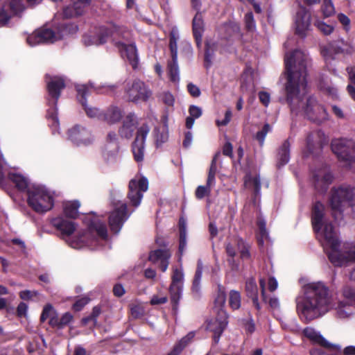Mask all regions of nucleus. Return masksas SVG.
<instances>
[{"instance_id":"f257e3e1","label":"nucleus","mask_w":355,"mask_h":355,"mask_svg":"<svg viewBox=\"0 0 355 355\" xmlns=\"http://www.w3.org/2000/svg\"><path fill=\"white\" fill-rule=\"evenodd\" d=\"M308 62L307 56L300 50L295 49L286 54L284 64L286 102L292 112L297 114L302 111L309 120L320 123L323 115L326 114L324 107L313 96H309L306 102H303L300 96L301 92L302 96L307 93Z\"/></svg>"},{"instance_id":"f03ea898","label":"nucleus","mask_w":355,"mask_h":355,"mask_svg":"<svg viewBox=\"0 0 355 355\" xmlns=\"http://www.w3.org/2000/svg\"><path fill=\"white\" fill-rule=\"evenodd\" d=\"M331 307L329 288L321 282L306 284L303 294L296 298L297 311L307 321L322 316Z\"/></svg>"},{"instance_id":"7ed1b4c3","label":"nucleus","mask_w":355,"mask_h":355,"mask_svg":"<svg viewBox=\"0 0 355 355\" xmlns=\"http://www.w3.org/2000/svg\"><path fill=\"white\" fill-rule=\"evenodd\" d=\"M319 241L334 266H343L349 261H355V242L345 244L343 249L340 250L337 234L331 225H326L324 230L319 234Z\"/></svg>"},{"instance_id":"20e7f679","label":"nucleus","mask_w":355,"mask_h":355,"mask_svg":"<svg viewBox=\"0 0 355 355\" xmlns=\"http://www.w3.org/2000/svg\"><path fill=\"white\" fill-rule=\"evenodd\" d=\"M46 83V90L48 96L47 104L50 107L46 112V119L48 125L51 129L52 133L58 132L60 123L58 117L57 104L60 97L61 92L65 88L64 79L61 76H51L46 74L44 76Z\"/></svg>"},{"instance_id":"39448f33","label":"nucleus","mask_w":355,"mask_h":355,"mask_svg":"<svg viewBox=\"0 0 355 355\" xmlns=\"http://www.w3.org/2000/svg\"><path fill=\"white\" fill-rule=\"evenodd\" d=\"M28 204L37 213L51 210L54 205V195L43 185H33L27 190Z\"/></svg>"},{"instance_id":"423d86ee","label":"nucleus","mask_w":355,"mask_h":355,"mask_svg":"<svg viewBox=\"0 0 355 355\" xmlns=\"http://www.w3.org/2000/svg\"><path fill=\"white\" fill-rule=\"evenodd\" d=\"M354 190L349 186H340L331 189L329 203L336 220L343 218V212L346 205L354 206Z\"/></svg>"},{"instance_id":"0eeeda50","label":"nucleus","mask_w":355,"mask_h":355,"mask_svg":"<svg viewBox=\"0 0 355 355\" xmlns=\"http://www.w3.org/2000/svg\"><path fill=\"white\" fill-rule=\"evenodd\" d=\"M94 232L102 239L106 240L107 238L106 225L99 220H94L89 225L87 232H79L76 237L70 239L69 243L72 248L77 249L85 245L92 246L96 239L92 235Z\"/></svg>"},{"instance_id":"6e6552de","label":"nucleus","mask_w":355,"mask_h":355,"mask_svg":"<svg viewBox=\"0 0 355 355\" xmlns=\"http://www.w3.org/2000/svg\"><path fill=\"white\" fill-rule=\"evenodd\" d=\"M327 143L328 139L322 130L309 132L304 141V153L306 155H318Z\"/></svg>"},{"instance_id":"1a4fd4ad","label":"nucleus","mask_w":355,"mask_h":355,"mask_svg":"<svg viewBox=\"0 0 355 355\" xmlns=\"http://www.w3.org/2000/svg\"><path fill=\"white\" fill-rule=\"evenodd\" d=\"M148 182L144 177H135L132 179L128 184V198L132 205L138 207L143 198L144 193L148 190Z\"/></svg>"},{"instance_id":"9d476101","label":"nucleus","mask_w":355,"mask_h":355,"mask_svg":"<svg viewBox=\"0 0 355 355\" xmlns=\"http://www.w3.org/2000/svg\"><path fill=\"white\" fill-rule=\"evenodd\" d=\"M125 32V27L119 26L112 21H110L107 23V26H101L98 28L95 42H90L88 44H103L107 42L110 37H113L114 39L121 37H123V35Z\"/></svg>"},{"instance_id":"9b49d317","label":"nucleus","mask_w":355,"mask_h":355,"mask_svg":"<svg viewBox=\"0 0 355 355\" xmlns=\"http://www.w3.org/2000/svg\"><path fill=\"white\" fill-rule=\"evenodd\" d=\"M67 139L77 146H87L93 143L90 130L81 125H74L67 132Z\"/></svg>"},{"instance_id":"f8f14e48","label":"nucleus","mask_w":355,"mask_h":355,"mask_svg":"<svg viewBox=\"0 0 355 355\" xmlns=\"http://www.w3.org/2000/svg\"><path fill=\"white\" fill-rule=\"evenodd\" d=\"M125 93L128 100L132 102L146 101L151 95V92L147 89L145 83L140 80H135L130 85L128 83L125 87Z\"/></svg>"},{"instance_id":"ddd939ff","label":"nucleus","mask_w":355,"mask_h":355,"mask_svg":"<svg viewBox=\"0 0 355 355\" xmlns=\"http://www.w3.org/2000/svg\"><path fill=\"white\" fill-rule=\"evenodd\" d=\"M113 204L114 209L109 217V225L112 232L118 233L130 215L127 214L125 203L118 202Z\"/></svg>"},{"instance_id":"4468645a","label":"nucleus","mask_w":355,"mask_h":355,"mask_svg":"<svg viewBox=\"0 0 355 355\" xmlns=\"http://www.w3.org/2000/svg\"><path fill=\"white\" fill-rule=\"evenodd\" d=\"M216 317L207 322V329L214 334L215 344L219 342L220 337L227 325V314L225 310H220Z\"/></svg>"},{"instance_id":"2eb2a0df","label":"nucleus","mask_w":355,"mask_h":355,"mask_svg":"<svg viewBox=\"0 0 355 355\" xmlns=\"http://www.w3.org/2000/svg\"><path fill=\"white\" fill-rule=\"evenodd\" d=\"M75 87L77 92V99L82 105L87 115L91 118L96 117L101 119L103 112L96 107H89L87 105V97L90 94L91 87L88 85H77Z\"/></svg>"},{"instance_id":"dca6fc26","label":"nucleus","mask_w":355,"mask_h":355,"mask_svg":"<svg viewBox=\"0 0 355 355\" xmlns=\"http://www.w3.org/2000/svg\"><path fill=\"white\" fill-rule=\"evenodd\" d=\"M295 26V34L304 37L311 26V12L304 6H300L296 12Z\"/></svg>"},{"instance_id":"f3484780","label":"nucleus","mask_w":355,"mask_h":355,"mask_svg":"<svg viewBox=\"0 0 355 355\" xmlns=\"http://www.w3.org/2000/svg\"><path fill=\"white\" fill-rule=\"evenodd\" d=\"M55 32L51 28L42 27L27 37V42L31 46L43 43H53L57 41Z\"/></svg>"},{"instance_id":"a211bd4d","label":"nucleus","mask_w":355,"mask_h":355,"mask_svg":"<svg viewBox=\"0 0 355 355\" xmlns=\"http://www.w3.org/2000/svg\"><path fill=\"white\" fill-rule=\"evenodd\" d=\"M184 273L182 268H174L172 275V282L169 287L171 298L173 303L178 304L181 298Z\"/></svg>"},{"instance_id":"6ab92c4d","label":"nucleus","mask_w":355,"mask_h":355,"mask_svg":"<svg viewBox=\"0 0 355 355\" xmlns=\"http://www.w3.org/2000/svg\"><path fill=\"white\" fill-rule=\"evenodd\" d=\"M331 148L335 155H355V142L343 138L334 139Z\"/></svg>"},{"instance_id":"aec40b11","label":"nucleus","mask_w":355,"mask_h":355,"mask_svg":"<svg viewBox=\"0 0 355 355\" xmlns=\"http://www.w3.org/2000/svg\"><path fill=\"white\" fill-rule=\"evenodd\" d=\"M324 206L320 202H316L312 210V225L314 231L317 233V237L319 239V234L325 228L326 225H333L331 223H324Z\"/></svg>"},{"instance_id":"412c9836","label":"nucleus","mask_w":355,"mask_h":355,"mask_svg":"<svg viewBox=\"0 0 355 355\" xmlns=\"http://www.w3.org/2000/svg\"><path fill=\"white\" fill-rule=\"evenodd\" d=\"M334 177L326 167L318 170L313 175L314 186L319 192L324 193L331 184Z\"/></svg>"},{"instance_id":"4be33fe9","label":"nucleus","mask_w":355,"mask_h":355,"mask_svg":"<svg viewBox=\"0 0 355 355\" xmlns=\"http://www.w3.org/2000/svg\"><path fill=\"white\" fill-rule=\"evenodd\" d=\"M149 131L150 128L147 124H143L137 129L135 139L132 144L133 155H144L145 140Z\"/></svg>"},{"instance_id":"5701e85b","label":"nucleus","mask_w":355,"mask_h":355,"mask_svg":"<svg viewBox=\"0 0 355 355\" xmlns=\"http://www.w3.org/2000/svg\"><path fill=\"white\" fill-rule=\"evenodd\" d=\"M52 225L58 230L63 238L71 236L76 230L75 223L64 219L62 217H56L51 220Z\"/></svg>"},{"instance_id":"b1692460","label":"nucleus","mask_w":355,"mask_h":355,"mask_svg":"<svg viewBox=\"0 0 355 355\" xmlns=\"http://www.w3.org/2000/svg\"><path fill=\"white\" fill-rule=\"evenodd\" d=\"M171 257V253L168 250L158 249L150 252L148 259L153 263L160 261L159 267L162 272H165L168 268Z\"/></svg>"},{"instance_id":"393cba45","label":"nucleus","mask_w":355,"mask_h":355,"mask_svg":"<svg viewBox=\"0 0 355 355\" xmlns=\"http://www.w3.org/2000/svg\"><path fill=\"white\" fill-rule=\"evenodd\" d=\"M7 177L19 191L28 189V180L18 171V168L11 167L8 171Z\"/></svg>"},{"instance_id":"a878e982","label":"nucleus","mask_w":355,"mask_h":355,"mask_svg":"<svg viewBox=\"0 0 355 355\" xmlns=\"http://www.w3.org/2000/svg\"><path fill=\"white\" fill-rule=\"evenodd\" d=\"M137 125V122L135 116L130 113L125 116L122 126L119 130V133L121 137L129 139L132 136Z\"/></svg>"},{"instance_id":"bb28decb","label":"nucleus","mask_w":355,"mask_h":355,"mask_svg":"<svg viewBox=\"0 0 355 355\" xmlns=\"http://www.w3.org/2000/svg\"><path fill=\"white\" fill-rule=\"evenodd\" d=\"M78 31V26L72 22L59 23L55 26V34L57 40H62L63 38L76 34Z\"/></svg>"},{"instance_id":"cd10ccee","label":"nucleus","mask_w":355,"mask_h":355,"mask_svg":"<svg viewBox=\"0 0 355 355\" xmlns=\"http://www.w3.org/2000/svg\"><path fill=\"white\" fill-rule=\"evenodd\" d=\"M116 45L125 51L126 58L130 64L133 69H136L139 64V58L135 44H126L123 42H117Z\"/></svg>"},{"instance_id":"c85d7f7f","label":"nucleus","mask_w":355,"mask_h":355,"mask_svg":"<svg viewBox=\"0 0 355 355\" xmlns=\"http://www.w3.org/2000/svg\"><path fill=\"white\" fill-rule=\"evenodd\" d=\"M303 333L313 343L318 344L325 348H331L333 347V345L329 343L319 332L312 327L305 328Z\"/></svg>"},{"instance_id":"c756f323","label":"nucleus","mask_w":355,"mask_h":355,"mask_svg":"<svg viewBox=\"0 0 355 355\" xmlns=\"http://www.w3.org/2000/svg\"><path fill=\"white\" fill-rule=\"evenodd\" d=\"M245 291L247 295L252 300L253 304L257 310L261 309L258 300V288L254 279L246 281Z\"/></svg>"},{"instance_id":"7c9ffc66","label":"nucleus","mask_w":355,"mask_h":355,"mask_svg":"<svg viewBox=\"0 0 355 355\" xmlns=\"http://www.w3.org/2000/svg\"><path fill=\"white\" fill-rule=\"evenodd\" d=\"M122 117L121 110L116 107H111L105 112H103L101 120L106 121L109 124L118 122Z\"/></svg>"},{"instance_id":"2f4dec72","label":"nucleus","mask_w":355,"mask_h":355,"mask_svg":"<svg viewBox=\"0 0 355 355\" xmlns=\"http://www.w3.org/2000/svg\"><path fill=\"white\" fill-rule=\"evenodd\" d=\"M244 184L245 187L253 189L256 196L260 194L261 180L259 175L252 176L251 174H247L244 178Z\"/></svg>"},{"instance_id":"473e14b6","label":"nucleus","mask_w":355,"mask_h":355,"mask_svg":"<svg viewBox=\"0 0 355 355\" xmlns=\"http://www.w3.org/2000/svg\"><path fill=\"white\" fill-rule=\"evenodd\" d=\"M80 202L78 200L67 201L63 202V211L64 215L69 218H76L78 215Z\"/></svg>"},{"instance_id":"72a5a7b5","label":"nucleus","mask_w":355,"mask_h":355,"mask_svg":"<svg viewBox=\"0 0 355 355\" xmlns=\"http://www.w3.org/2000/svg\"><path fill=\"white\" fill-rule=\"evenodd\" d=\"M352 52V50L347 49L346 51L344 50L340 46L338 45L337 44H331L329 46L328 49H323L322 53L323 54V56L324 57L325 60H327L329 58L334 59L333 55L340 54V53H351Z\"/></svg>"},{"instance_id":"f704fd0d","label":"nucleus","mask_w":355,"mask_h":355,"mask_svg":"<svg viewBox=\"0 0 355 355\" xmlns=\"http://www.w3.org/2000/svg\"><path fill=\"white\" fill-rule=\"evenodd\" d=\"M167 73L170 81L174 83H178L180 81L179 76V67L178 64V59L174 61L172 60L168 62L167 64Z\"/></svg>"},{"instance_id":"c9c22d12","label":"nucleus","mask_w":355,"mask_h":355,"mask_svg":"<svg viewBox=\"0 0 355 355\" xmlns=\"http://www.w3.org/2000/svg\"><path fill=\"white\" fill-rule=\"evenodd\" d=\"M204 31V21L200 11H197L192 21V31L193 35L200 37L202 36Z\"/></svg>"},{"instance_id":"e433bc0d","label":"nucleus","mask_w":355,"mask_h":355,"mask_svg":"<svg viewBox=\"0 0 355 355\" xmlns=\"http://www.w3.org/2000/svg\"><path fill=\"white\" fill-rule=\"evenodd\" d=\"M336 314L338 318L345 319L352 314V305L346 302H340L336 307Z\"/></svg>"},{"instance_id":"4c0bfd02","label":"nucleus","mask_w":355,"mask_h":355,"mask_svg":"<svg viewBox=\"0 0 355 355\" xmlns=\"http://www.w3.org/2000/svg\"><path fill=\"white\" fill-rule=\"evenodd\" d=\"M194 333L189 332L187 336L183 337L179 342L177 343L171 352L168 353L166 355H178L183 349L188 345V343L193 338Z\"/></svg>"},{"instance_id":"58836bf2","label":"nucleus","mask_w":355,"mask_h":355,"mask_svg":"<svg viewBox=\"0 0 355 355\" xmlns=\"http://www.w3.org/2000/svg\"><path fill=\"white\" fill-rule=\"evenodd\" d=\"M216 181L213 180V182L209 184L208 178L207 179L206 185L198 186L195 191V196L197 199L202 200L205 197L209 196L211 194V188L214 187Z\"/></svg>"},{"instance_id":"ea45409f","label":"nucleus","mask_w":355,"mask_h":355,"mask_svg":"<svg viewBox=\"0 0 355 355\" xmlns=\"http://www.w3.org/2000/svg\"><path fill=\"white\" fill-rule=\"evenodd\" d=\"M178 36L174 31H171L169 34V49L171 52V59L175 61L178 59Z\"/></svg>"},{"instance_id":"a19ab883","label":"nucleus","mask_w":355,"mask_h":355,"mask_svg":"<svg viewBox=\"0 0 355 355\" xmlns=\"http://www.w3.org/2000/svg\"><path fill=\"white\" fill-rule=\"evenodd\" d=\"M235 243L237 246V249L239 250L241 258L242 259H250V253L249 251V245L241 238H236L235 239Z\"/></svg>"},{"instance_id":"79ce46f5","label":"nucleus","mask_w":355,"mask_h":355,"mask_svg":"<svg viewBox=\"0 0 355 355\" xmlns=\"http://www.w3.org/2000/svg\"><path fill=\"white\" fill-rule=\"evenodd\" d=\"M241 297L239 292L236 291H231L229 294V304L230 307L236 310L241 307Z\"/></svg>"},{"instance_id":"37998d69","label":"nucleus","mask_w":355,"mask_h":355,"mask_svg":"<svg viewBox=\"0 0 355 355\" xmlns=\"http://www.w3.org/2000/svg\"><path fill=\"white\" fill-rule=\"evenodd\" d=\"M203 270V264L201 260L198 261L197 268L193 281V290L196 292L200 289V281Z\"/></svg>"},{"instance_id":"c03bdc74","label":"nucleus","mask_w":355,"mask_h":355,"mask_svg":"<svg viewBox=\"0 0 355 355\" xmlns=\"http://www.w3.org/2000/svg\"><path fill=\"white\" fill-rule=\"evenodd\" d=\"M225 250H226L227 254L230 257L227 259L229 264L231 266V267L233 270H238L239 266L237 263H235V261H234V257L236 254V251L235 248L233 246V245L232 243H227L225 245Z\"/></svg>"},{"instance_id":"a18cd8bd","label":"nucleus","mask_w":355,"mask_h":355,"mask_svg":"<svg viewBox=\"0 0 355 355\" xmlns=\"http://www.w3.org/2000/svg\"><path fill=\"white\" fill-rule=\"evenodd\" d=\"M214 44L209 42L205 43L204 65L206 69H209L211 64V58L214 55Z\"/></svg>"},{"instance_id":"49530a36","label":"nucleus","mask_w":355,"mask_h":355,"mask_svg":"<svg viewBox=\"0 0 355 355\" xmlns=\"http://www.w3.org/2000/svg\"><path fill=\"white\" fill-rule=\"evenodd\" d=\"M259 227V236H258V243L259 245H263L264 241L268 239V233L266 230V222L263 220H259L258 222Z\"/></svg>"},{"instance_id":"de8ad7c7","label":"nucleus","mask_w":355,"mask_h":355,"mask_svg":"<svg viewBox=\"0 0 355 355\" xmlns=\"http://www.w3.org/2000/svg\"><path fill=\"white\" fill-rule=\"evenodd\" d=\"M226 301V296L223 292L218 293L214 301V311L218 314L220 310H224L223 307Z\"/></svg>"},{"instance_id":"09e8293b","label":"nucleus","mask_w":355,"mask_h":355,"mask_svg":"<svg viewBox=\"0 0 355 355\" xmlns=\"http://www.w3.org/2000/svg\"><path fill=\"white\" fill-rule=\"evenodd\" d=\"M321 9L325 17H329L335 12V8L331 0H323Z\"/></svg>"},{"instance_id":"8fccbe9b","label":"nucleus","mask_w":355,"mask_h":355,"mask_svg":"<svg viewBox=\"0 0 355 355\" xmlns=\"http://www.w3.org/2000/svg\"><path fill=\"white\" fill-rule=\"evenodd\" d=\"M314 25L324 35H329L334 31V27L331 25L327 24L320 20H316Z\"/></svg>"},{"instance_id":"3c124183","label":"nucleus","mask_w":355,"mask_h":355,"mask_svg":"<svg viewBox=\"0 0 355 355\" xmlns=\"http://www.w3.org/2000/svg\"><path fill=\"white\" fill-rule=\"evenodd\" d=\"M245 26L248 31H254L256 28V23L252 12H248L244 17Z\"/></svg>"},{"instance_id":"603ef678","label":"nucleus","mask_w":355,"mask_h":355,"mask_svg":"<svg viewBox=\"0 0 355 355\" xmlns=\"http://www.w3.org/2000/svg\"><path fill=\"white\" fill-rule=\"evenodd\" d=\"M11 167L6 163L3 157H0V185H3L6 182V174Z\"/></svg>"},{"instance_id":"864d4df0","label":"nucleus","mask_w":355,"mask_h":355,"mask_svg":"<svg viewBox=\"0 0 355 355\" xmlns=\"http://www.w3.org/2000/svg\"><path fill=\"white\" fill-rule=\"evenodd\" d=\"M271 130L270 125L268 123L263 125L262 129L258 131L255 135V139L259 142L261 145L263 144L266 136Z\"/></svg>"},{"instance_id":"5fc2aeb1","label":"nucleus","mask_w":355,"mask_h":355,"mask_svg":"<svg viewBox=\"0 0 355 355\" xmlns=\"http://www.w3.org/2000/svg\"><path fill=\"white\" fill-rule=\"evenodd\" d=\"M343 293V296L348 301L346 303H349L351 305L355 304V288L346 286L344 288Z\"/></svg>"},{"instance_id":"6e6d98bb","label":"nucleus","mask_w":355,"mask_h":355,"mask_svg":"<svg viewBox=\"0 0 355 355\" xmlns=\"http://www.w3.org/2000/svg\"><path fill=\"white\" fill-rule=\"evenodd\" d=\"M10 8L15 15L21 12L25 8L23 4V0H11L10 2Z\"/></svg>"},{"instance_id":"4d7b16f0","label":"nucleus","mask_w":355,"mask_h":355,"mask_svg":"<svg viewBox=\"0 0 355 355\" xmlns=\"http://www.w3.org/2000/svg\"><path fill=\"white\" fill-rule=\"evenodd\" d=\"M339 162L343 167L355 168V157H339Z\"/></svg>"},{"instance_id":"13d9d810","label":"nucleus","mask_w":355,"mask_h":355,"mask_svg":"<svg viewBox=\"0 0 355 355\" xmlns=\"http://www.w3.org/2000/svg\"><path fill=\"white\" fill-rule=\"evenodd\" d=\"M216 171H217L216 157H214L211 161L209 171L208 173L207 178H208L209 184L212 183L213 180L216 181L215 175H216Z\"/></svg>"},{"instance_id":"bf43d9fd","label":"nucleus","mask_w":355,"mask_h":355,"mask_svg":"<svg viewBox=\"0 0 355 355\" xmlns=\"http://www.w3.org/2000/svg\"><path fill=\"white\" fill-rule=\"evenodd\" d=\"M52 315H55V310L53 309V306L51 304H47L43 309L40 320L43 322L47 318L50 319Z\"/></svg>"},{"instance_id":"052dcab7","label":"nucleus","mask_w":355,"mask_h":355,"mask_svg":"<svg viewBox=\"0 0 355 355\" xmlns=\"http://www.w3.org/2000/svg\"><path fill=\"white\" fill-rule=\"evenodd\" d=\"M62 15L63 17L66 19H70L79 16V15L76 14V10H73V5L64 7L63 8Z\"/></svg>"},{"instance_id":"680f3d73","label":"nucleus","mask_w":355,"mask_h":355,"mask_svg":"<svg viewBox=\"0 0 355 355\" xmlns=\"http://www.w3.org/2000/svg\"><path fill=\"white\" fill-rule=\"evenodd\" d=\"M187 88L189 94L193 98H198L201 94L200 88L192 83H188Z\"/></svg>"},{"instance_id":"e2e57ef3","label":"nucleus","mask_w":355,"mask_h":355,"mask_svg":"<svg viewBox=\"0 0 355 355\" xmlns=\"http://www.w3.org/2000/svg\"><path fill=\"white\" fill-rule=\"evenodd\" d=\"M187 246V233L184 227L181 228V234H180V245L179 250L181 254L183 253Z\"/></svg>"},{"instance_id":"0e129e2a","label":"nucleus","mask_w":355,"mask_h":355,"mask_svg":"<svg viewBox=\"0 0 355 355\" xmlns=\"http://www.w3.org/2000/svg\"><path fill=\"white\" fill-rule=\"evenodd\" d=\"M338 21L343 24L344 29L345 31H349L350 28V19L349 18L343 13H339L338 15Z\"/></svg>"},{"instance_id":"69168bd1","label":"nucleus","mask_w":355,"mask_h":355,"mask_svg":"<svg viewBox=\"0 0 355 355\" xmlns=\"http://www.w3.org/2000/svg\"><path fill=\"white\" fill-rule=\"evenodd\" d=\"M291 144L288 139L285 140L278 150L277 155H289Z\"/></svg>"},{"instance_id":"338daca9","label":"nucleus","mask_w":355,"mask_h":355,"mask_svg":"<svg viewBox=\"0 0 355 355\" xmlns=\"http://www.w3.org/2000/svg\"><path fill=\"white\" fill-rule=\"evenodd\" d=\"M189 116L195 119H198L202 116V111L200 107L191 105L189 107Z\"/></svg>"},{"instance_id":"774afa93","label":"nucleus","mask_w":355,"mask_h":355,"mask_svg":"<svg viewBox=\"0 0 355 355\" xmlns=\"http://www.w3.org/2000/svg\"><path fill=\"white\" fill-rule=\"evenodd\" d=\"M89 302V298L87 297H84L78 299L76 301V302L73 305V308L75 311H80L88 302Z\"/></svg>"}]
</instances>
